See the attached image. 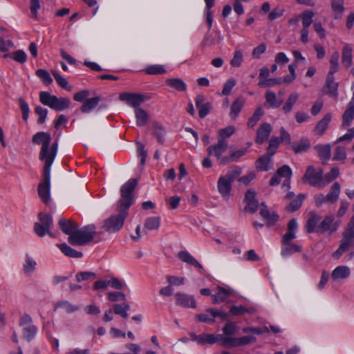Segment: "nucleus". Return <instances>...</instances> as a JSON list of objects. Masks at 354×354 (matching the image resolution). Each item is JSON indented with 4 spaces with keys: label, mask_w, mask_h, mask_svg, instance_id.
Returning <instances> with one entry per match:
<instances>
[{
    "label": "nucleus",
    "mask_w": 354,
    "mask_h": 354,
    "mask_svg": "<svg viewBox=\"0 0 354 354\" xmlns=\"http://www.w3.org/2000/svg\"><path fill=\"white\" fill-rule=\"evenodd\" d=\"M137 180L131 178L120 189L121 198L117 205L118 214L106 218L102 228L110 233L119 231L128 215V209L133 204V192L137 185Z\"/></svg>",
    "instance_id": "1"
},
{
    "label": "nucleus",
    "mask_w": 354,
    "mask_h": 354,
    "mask_svg": "<svg viewBox=\"0 0 354 354\" xmlns=\"http://www.w3.org/2000/svg\"><path fill=\"white\" fill-rule=\"evenodd\" d=\"M39 101L42 104L57 111L68 109L71 103V100L68 97H57L46 91L39 93Z\"/></svg>",
    "instance_id": "2"
},
{
    "label": "nucleus",
    "mask_w": 354,
    "mask_h": 354,
    "mask_svg": "<svg viewBox=\"0 0 354 354\" xmlns=\"http://www.w3.org/2000/svg\"><path fill=\"white\" fill-rule=\"evenodd\" d=\"M95 234V227L93 225L82 228H78L77 226L73 234L68 237V242L73 245H83L93 241Z\"/></svg>",
    "instance_id": "3"
},
{
    "label": "nucleus",
    "mask_w": 354,
    "mask_h": 354,
    "mask_svg": "<svg viewBox=\"0 0 354 354\" xmlns=\"http://www.w3.org/2000/svg\"><path fill=\"white\" fill-rule=\"evenodd\" d=\"M53 225V217L46 213L40 212L38 214V222L35 223L34 225V232L40 237L48 234L54 238L55 237V234L50 232Z\"/></svg>",
    "instance_id": "4"
},
{
    "label": "nucleus",
    "mask_w": 354,
    "mask_h": 354,
    "mask_svg": "<svg viewBox=\"0 0 354 354\" xmlns=\"http://www.w3.org/2000/svg\"><path fill=\"white\" fill-rule=\"evenodd\" d=\"M302 180L304 183H308L315 187H324L322 169L320 168L316 169L312 165L307 167L305 174L302 178Z\"/></svg>",
    "instance_id": "5"
},
{
    "label": "nucleus",
    "mask_w": 354,
    "mask_h": 354,
    "mask_svg": "<svg viewBox=\"0 0 354 354\" xmlns=\"http://www.w3.org/2000/svg\"><path fill=\"white\" fill-rule=\"evenodd\" d=\"M50 169L44 168L43 182L39 184L37 191L39 198L45 204H48L50 201Z\"/></svg>",
    "instance_id": "6"
},
{
    "label": "nucleus",
    "mask_w": 354,
    "mask_h": 354,
    "mask_svg": "<svg viewBox=\"0 0 354 354\" xmlns=\"http://www.w3.org/2000/svg\"><path fill=\"white\" fill-rule=\"evenodd\" d=\"M351 248H354V233L345 230L342 233V239L340 241V245L337 250L333 252V257L338 259Z\"/></svg>",
    "instance_id": "7"
},
{
    "label": "nucleus",
    "mask_w": 354,
    "mask_h": 354,
    "mask_svg": "<svg viewBox=\"0 0 354 354\" xmlns=\"http://www.w3.org/2000/svg\"><path fill=\"white\" fill-rule=\"evenodd\" d=\"M50 135L46 132H38L32 136V142L35 145H41L39 156V160L44 159L45 158L46 154L48 151V145H50Z\"/></svg>",
    "instance_id": "8"
},
{
    "label": "nucleus",
    "mask_w": 354,
    "mask_h": 354,
    "mask_svg": "<svg viewBox=\"0 0 354 354\" xmlns=\"http://www.w3.org/2000/svg\"><path fill=\"white\" fill-rule=\"evenodd\" d=\"M339 224L335 221V217L333 215L324 216L323 220L317 225L316 232L319 233H327L328 235L333 234L337 230Z\"/></svg>",
    "instance_id": "9"
},
{
    "label": "nucleus",
    "mask_w": 354,
    "mask_h": 354,
    "mask_svg": "<svg viewBox=\"0 0 354 354\" xmlns=\"http://www.w3.org/2000/svg\"><path fill=\"white\" fill-rule=\"evenodd\" d=\"M119 97L120 100L126 102L128 105L135 109H141L140 106L145 101V96L140 93H122Z\"/></svg>",
    "instance_id": "10"
},
{
    "label": "nucleus",
    "mask_w": 354,
    "mask_h": 354,
    "mask_svg": "<svg viewBox=\"0 0 354 354\" xmlns=\"http://www.w3.org/2000/svg\"><path fill=\"white\" fill-rule=\"evenodd\" d=\"M190 337L193 341L200 344H213L216 342H221V339H220L221 335L202 333L197 335L194 333H190Z\"/></svg>",
    "instance_id": "11"
},
{
    "label": "nucleus",
    "mask_w": 354,
    "mask_h": 354,
    "mask_svg": "<svg viewBox=\"0 0 354 354\" xmlns=\"http://www.w3.org/2000/svg\"><path fill=\"white\" fill-rule=\"evenodd\" d=\"M176 304L184 308H196V301L192 295L177 292L175 294Z\"/></svg>",
    "instance_id": "12"
},
{
    "label": "nucleus",
    "mask_w": 354,
    "mask_h": 354,
    "mask_svg": "<svg viewBox=\"0 0 354 354\" xmlns=\"http://www.w3.org/2000/svg\"><path fill=\"white\" fill-rule=\"evenodd\" d=\"M351 268L346 266H338L331 272V279L335 282H339L348 279L351 276Z\"/></svg>",
    "instance_id": "13"
},
{
    "label": "nucleus",
    "mask_w": 354,
    "mask_h": 354,
    "mask_svg": "<svg viewBox=\"0 0 354 354\" xmlns=\"http://www.w3.org/2000/svg\"><path fill=\"white\" fill-rule=\"evenodd\" d=\"M195 104L198 110V115L201 118H205L212 108V104L209 102H205V96L200 94L195 98Z\"/></svg>",
    "instance_id": "14"
},
{
    "label": "nucleus",
    "mask_w": 354,
    "mask_h": 354,
    "mask_svg": "<svg viewBox=\"0 0 354 354\" xmlns=\"http://www.w3.org/2000/svg\"><path fill=\"white\" fill-rule=\"evenodd\" d=\"M351 90L353 91L351 100L348 103V108L342 115V124L344 127H349L352 120L354 119V82L352 84Z\"/></svg>",
    "instance_id": "15"
},
{
    "label": "nucleus",
    "mask_w": 354,
    "mask_h": 354,
    "mask_svg": "<svg viewBox=\"0 0 354 354\" xmlns=\"http://www.w3.org/2000/svg\"><path fill=\"white\" fill-rule=\"evenodd\" d=\"M228 148V142L218 140L216 144L210 145L207 147V151L209 156H214L216 158H220Z\"/></svg>",
    "instance_id": "16"
},
{
    "label": "nucleus",
    "mask_w": 354,
    "mask_h": 354,
    "mask_svg": "<svg viewBox=\"0 0 354 354\" xmlns=\"http://www.w3.org/2000/svg\"><path fill=\"white\" fill-rule=\"evenodd\" d=\"M245 201L247 205L245 207L246 212L250 213H254L259 207V202L255 198V192L252 190H248L245 196Z\"/></svg>",
    "instance_id": "17"
},
{
    "label": "nucleus",
    "mask_w": 354,
    "mask_h": 354,
    "mask_svg": "<svg viewBox=\"0 0 354 354\" xmlns=\"http://www.w3.org/2000/svg\"><path fill=\"white\" fill-rule=\"evenodd\" d=\"M178 257L183 262L196 267L200 273L204 270L203 266L188 252L180 251Z\"/></svg>",
    "instance_id": "18"
},
{
    "label": "nucleus",
    "mask_w": 354,
    "mask_h": 354,
    "mask_svg": "<svg viewBox=\"0 0 354 354\" xmlns=\"http://www.w3.org/2000/svg\"><path fill=\"white\" fill-rule=\"evenodd\" d=\"M297 228L298 223L297 219H291L288 223V232L283 236L281 243L291 242L292 239H295Z\"/></svg>",
    "instance_id": "19"
},
{
    "label": "nucleus",
    "mask_w": 354,
    "mask_h": 354,
    "mask_svg": "<svg viewBox=\"0 0 354 354\" xmlns=\"http://www.w3.org/2000/svg\"><path fill=\"white\" fill-rule=\"evenodd\" d=\"M276 173L279 178H284L282 187L286 190L288 189L290 187V180L292 176V170L290 167L288 165H283L277 169Z\"/></svg>",
    "instance_id": "20"
},
{
    "label": "nucleus",
    "mask_w": 354,
    "mask_h": 354,
    "mask_svg": "<svg viewBox=\"0 0 354 354\" xmlns=\"http://www.w3.org/2000/svg\"><path fill=\"white\" fill-rule=\"evenodd\" d=\"M271 131L272 127L270 124L262 123L257 130L255 142L258 144L263 143L268 138Z\"/></svg>",
    "instance_id": "21"
},
{
    "label": "nucleus",
    "mask_w": 354,
    "mask_h": 354,
    "mask_svg": "<svg viewBox=\"0 0 354 354\" xmlns=\"http://www.w3.org/2000/svg\"><path fill=\"white\" fill-rule=\"evenodd\" d=\"M59 225L61 230L66 234L71 237L75 232L77 225V224L72 220H68L65 218H60L59 221Z\"/></svg>",
    "instance_id": "22"
},
{
    "label": "nucleus",
    "mask_w": 354,
    "mask_h": 354,
    "mask_svg": "<svg viewBox=\"0 0 354 354\" xmlns=\"http://www.w3.org/2000/svg\"><path fill=\"white\" fill-rule=\"evenodd\" d=\"M58 144L57 142H55L51 147L48 145V151L46 154L45 158L44 159H41V160L44 161V168L50 169L51 165L55 160L57 152Z\"/></svg>",
    "instance_id": "23"
},
{
    "label": "nucleus",
    "mask_w": 354,
    "mask_h": 354,
    "mask_svg": "<svg viewBox=\"0 0 354 354\" xmlns=\"http://www.w3.org/2000/svg\"><path fill=\"white\" fill-rule=\"evenodd\" d=\"M231 183L232 181L230 180L225 176H221L218 180V189L220 194L223 197L229 196L231 191Z\"/></svg>",
    "instance_id": "24"
},
{
    "label": "nucleus",
    "mask_w": 354,
    "mask_h": 354,
    "mask_svg": "<svg viewBox=\"0 0 354 354\" xmlns=\"http://www.w3.org/2000/svg\"><path fill=\"white\" fill-rule=\"evenodd\" d=\"M331 121V114L327 113L324 118L319 121L316 127L314 129V133L315 135L322 136L324 134L326 131L329 123Z\"/></svg>",
    "instance_id": "25"
},
{
    "label": "nucleus",
    "mask_w": 354,
    "mask_h": 354,
    "mask_svg": "<svg viewBox=\"0 0 354 354\" xmlns=\"http://www.w3.org/2000/svg\"><path fill=\"white\" fill-rule=\"evenodd\" d=\"M337 88L338 83L334 81V77L327 75L326 83L324 87L326 93L333 97H336L338 94Z\"/></svg>",
    "instance_id": "26"
},
{
    "label": "nucleus",
    "mask_w": 354,
    "mask_h": 354,
    "mask_svg": "<svg viewBox=\"0 0 354 354\" xmlns=\"http://www.w3.org/2000/svg\"><path fill=\"white\" fill-rule=\"evenodd\" d=\"M320 218H321L318 214L314 212H311L305 225L306 232L312 233L315 231L316 232V229L319 225L318 223L320 221Z\"/></svg>",
    "instance_id": "27"
},
{
    "label": "nucleus",
    "mask_w": 354,
    "mask_h": 354,
    "mask_svg": "<svg viewBox=\"0 0 354 354\" xmlns=\"http://www.w3.org/2000/svg\"><path fill=\"white\" fill-rule=\"evenodd\" d=\"M100 101V97L99 96L91 97L86 100L80 108L81 111L84 113H90L97 106Z\"/></svg>",
    "instance_id": "28"
},
{
    "label": "nucleus",
    "mask_w": 354,
    "mask_h": 354,
    "mask_svg": "<svg viewBox=\"0 0 354 354\" xmlns=\"http://www.w3.org/2000/svg\"><path fill=\"white\" fill-rule=\"evenodd\" d=\"M339 193L340 185L336 182L333 184L328 194L326 196V203L330 204L335 203L339 198Z\"/></svg>",
    "instance_id": "29"
},
{
    "label": "nucleus",
    "mask_w": 354,
    "mask_h": 354,
    "mask_svg": "<svg viewBox=\"0 0 354 354\" xmlns=\"http://www.w3.org/2000/svg\"><path fill=\"white\" fill-rule=\"evenodd\" d=\"M291 147L296 153H302L308 151L310 143L308 139L302 138L299 142L292 143Z\"/></svg>",
    "instance_id": "30"
},
{
    "label": "nucleus",
    "mask_w": 354,
    "mask_h": 354,
    "mask_svg": "<svg viewBox=\"0 0 354 354\" xmlns=\"http://www.w3.org/2000/svg\"><path fill=\"white\" fill-rule=\"evenodd\" d=\"M165 83L167 86L178 91H185L187 90V84L180 78H169L166 80Z\"/></svg>",
    "instance_id": "31"
},
{
    "label": "nucleus",
    "mask_w": 354,
    "mask_h": 354,
    "mask_svg": "<svg viewBox=\"0 0 354 354\" xmlns=\"http://www.w3.org/2000/svg\"><path fill=\"white\" fill-rule=\"evenodd\" d=\"M301 246L292 243L291 242L282 243L281 255L284 257L291 255L293 253L300 252Z\"/></svg>",
    "instance_id": "32"
},
{
    "label": "nucleus",
    "mask_w": 354,
    "mask_h": 354,
    "mask_svg": "<svg viewBox=\"0 0 354 354\" xmlns=\"http://www.w3.org/2000/svg\"><path fill=\"white\" fill-rule=\"evenodd\" d=\"M331 9L334 12V18L339 19L345 10L344 0H330Z\"/></svg>",
    "instance_id": "33"
},
{
    "label": "nucleus",
    "mask_w": 354,
    "mask_h": 354,
    "mask_svg": "<svg viewBox=\"0 0 354 354\" xmlns=\"http://www.w3.org/2000/svg\"><path fill=\"white\" fill-rule=\"evenodd\" d=\"M152 133L156 138L158 142L162 144L165 140L166 133L165 128L158 122H154L152 124Z\"/></svg>",
    "instance_id": "34"
},
{
    "label": "nucleus",
    "mask_w": 354,
    "mask_h": 354,
    "mask_svg": "<svg viewBox=\"0 0 354 354\" xmlns=\"http://www.w3.org/2000/svg\"><path fill=\"white\" fill-rule=\"evenodd\" d=\"M272 156L266 153L259 158L256 161V169L260 171H268L270 169Z\"/></svg>",
    "instance_id": "35"
},
{
    "label": "nucleus",
    "mask_w": 354,
    "mask_h": 354,
    "mask_svg": "<svg viewBox=\"0 0 354 354\" xmlns=\"http://www.w3.org/2000/svg\"><path fill=\"white\" fill-rule=\"evenodd\" d=\"M315 149L323 162L329 160L330 156V145L329 144L316 145Z\"/></svg>",
    "instance_id": "36"
},
{
    "label": "nucleus",
    "mask_w": 354,
    "mask_h": 354,
    "mask_svg": "<svg viewBox=\"0 0 354 354\" xmlns=\"http://www.w3.org/2000/svg\"><path fill=\"white\" fill-rule=\"evenodd\" d=\"M136 124L138 127H143L147 124L149 120V114L143 109H136L134 110Z\"/></svg>",
    "instance_id": "37"
},
{
    "label": "nucleus",
    "mask_w": 354,
    "mask_h": 354,
    "mask_svg": "<svg viewBox=\"0 0 354 354\" xmlns=\"http://www.w3.org/2000/svg\"><path fill=\"white\" fill-rule=\"evenodd\" d=\"M261 216L266 220L267 225L269 226L273 225L277 223L279 218V215L273 212L270 213L266 208H262L260 211Z\"/></svg>",
    "instance_id": "38"
},
{
    "label": "nucleus",
    "mask_w": 354,
    "mask_h": 354,
    "mask_svg": "<svg viewBox=\"0 0 354 354\" xmlns=\"http://www.w3.org/2000/svg\"><path fill=\"white\" fill-rule=\"evenodd\" d=\"M342 63L346 68L352 65V48L348 45H345L342 49Z\"/></svg>",
    "instance_id": "39"
},
{
    "label": "nucleus",
    "mask_w": 354,
    "mask_h": 354,
    "mask_svg": "<svg viewBox=\"0 0 354 354\" xmlns=\"http://www.w3.org/2000/svg\"><path fill=\"white\" fill-rule=\"evenodd\" d=\"M57 246L60 250L67 257L73 258H81L83 256V254L81 252L76 251L66 243L57 244Z\"/></svg>",
    "instance_id": "40"
},
{
    "label": "nucleus",
    "mask_w": 354,
    "mask_h": 354,
    "mask_svg": "<svg viewBox=\"0 0 354 354\" xmlns=\"http://www.w3.org/2000/svg\"><path fill=\"white\" fill-rule=\"evenodd\" d=\"M266 101L272 108H278L283 102L282 100L277 99L276 94L271 91H268L266 93Z\"/></svg>",
    "instance_id": "41"
},
{
    "label": "nucleus",
    "mask_w": 354,
    "mask_h": 354,
    "mask_svg": "<svg viewBox=\"0 0 354 354\" xmlns=\"http://www.w3.org/2000/svg\"><path fill=\"white\" fill-rule=\"evenodd\" d=\"M244 104V100L242 98H237L232 104L230 115L232 118L235 119L241 112Z\"/></svg>",
    "instance_id": "42"
},
{
    "label": "nucleus",
    "mask_w": 354,
    "mask_h": 354,
    "mask_svg": "<svg viewBox=\"0 0 354 354\" xmlns=\"http://www.w3.org/2000/svg\"><path fill=\"white\" fill-rule=\"evenodd\" d=\"M264 111L261 106H259L256 109L255 111L252 114V115L249 118L248 121V128L252 129L261 119V116L263 115Z\"/></svg>",
    "instance_id": "43"
},
{
    "label": "nucleus",
    "mask_w": 354,
    "mask_h": 354,
    "mask_svg": "<svg viewBox=\"0 0 354 354\" xmlns=\"http://www.w3.org/2000/svg\"><path fill=\"white\" fill-rule=\"evenodd\" d=\"M221 344L227 347H239L240 346V337H232L221 335Z\"/></svg>",
    "instance_id": "44"
},
{
    "label": "nucleus",
    "mask_w": 354,
    "mask_h": 354,
    "mask_svg": "<svg viewBox=\"0 0 354 354\" xmlns=\"http://www.w3.org/2000/svg\"><path fill=\"white\" fill-rule=\"evenodd\" d=\"M236 132V129L234 126H227L225 128L221 129L218 132V140L227 141L226 139L231 137Z\"/></svg>",
    "instance_id": "45"
},
{
    "label": "nucleus",
    "mask_w": 354,
    "mask_h": 354,
    "mask_svg": "<svg viewBox=\"0 0 354 354\" xmlns=\"http://www.w3.org/2000/svg\"><path fill=\"white\" fill-rule=\"evenodd\" d=\"M304 198L305 196L304 194H298L286 207V209L291 212L297 210L301 206Z\"/></svg>",
    "instance_id": "46"
},
{
    "label": "nucleus",
    "mask_w": 354,
    "mask_h": 354,
    "mask_svg": "<svg viewBox=\"0 0 354 354\" xmlns=\"http://www.w3.org/2000/svg\"><path fill=\"white\" fill-rule=\"evenodd\" d=\"M230 293L229 292L228 290L223 288H218V292L212 295L213 302L214 304H219L223 302L230 297Z\"/></svg>",
    "instance_id": "47"
},
{
    "label": "nucleus",
    "mask_w": 354,
    "mask_h": 354,
    "mask_svg": "<svg viewBox=\"0 0 354 354\" xmlns=\"http://www.w3.org/2000/svg\"><path fill=\"white\" fill-rule=\"evenodd\" d=\"M37 263L32 257L28 254L26 255L25 262L23 264L24 272L26 274L32 273L36 268Z\"/></svg>",
    "instance_id": "48"
},
{
    "label": "nucleus",
    "mask_w": 354,
    "mask_h": 354,
    "mask_svg": "<svg viewBox=\"0 0 354 354\" xmlns=\"http://www.w3.org/2000/svg\"><path fill=\"white\" fill-rule=\"evenodd\" d=\"M160 223V218L158 216H153L147 218L145 223V227L148 230H156L159 228Z\"/></svg>",
    "instance_id": "49"
},
{
    "label": "nucleus",
    "mask_w": 354,
    "mask_h": 354,
    "mask_svg": "<svg viewBox=\"0 0 354 354\" xmlns=\"http://www.w3.org/2000/svg\"><path fill=\"white\" fill-rule=\"evenodd\" d=\"M315 12L312 10H306L301 13L300 17L302 20L303 28H308L313 22Z\"/></svg>",
    "instance_id": "50"
},
{
    "label": "nucleus",
    "mask_w": 354,
    "mask_h": 354,
    "mask_svg": "<svg viewBox=\"0 0 354 354\" xmlns=\"http://www.w3.org/2000/svg\"><path fill=\"white\" fill-rule=\"evenodd\" d=\"M299 98V95L297 93H292L290 94L288 98L287 99L286 103L283 106V111L287 113L291 111L293 105L295 104L297 100Z\"/></svg>",
    "instance_id": "51"
},
{
    "label": "nucleus",
    "mask_w": 354,
    "mask_h": 354,
    "mask_svg": "<svg viewBox=\"0 0 354 354\" xmlns=\"http://www.w3.org/2000/svg\"><path fill=\"white\" fill-rule=\"evenodd\" d=\"M282 83V78H269L266 80H260L258 86L261 88L272 87Z\"/></svg>",
    "instance_id": "52"
},
{
    "label": "nucleus",
    "mask_w": 354,
    "mask_h": 354,
    "mask_svg": "<svg viewBox=\"0 0 354 354\" xmlns=\"http://www.w3.org/2000/svg\"><path fill=\"white\" fill-rule=\"evenodd\" d=\"M113 307L114 313L116 315H120L123 318L128 317V311L130 309V306L128 304H115Z\"/></svg>",
    "instance_id": "53"
},
{
    "label": "nucleus",
    "mask_w": 354,
    "mask_h": 354,
    "mask_svg": "<svg viewBox=\"0 0 354 354\" xmlns=\"http://www.w3.org/2000/svg\"><path fill=\"white\" fill-rule=\"evenodd\" d=\"M145 71L148 75H160L166 73V70L162 65H150L147 66Z\"/></svg>",
    "instance_id": "54"
},
{
    "label": "nucleus",
    "mask_w": 354,
    "mask_h": 354,
    "mask_svg": "<svg viewBox=\"0 0 354 354\" xmlns=\"http://www.w3.org/2000/svg\"><path fill=\"white\" fill-rule=\"evenodd\" d=\"M56 307L63 308L67 313H72L79 309L77 306L73 305L68 301L58 302Z\"/></svg>",
    "instance_id": "55"
},
{
    "label": "nucleus",
    "mask_w": 354,
    "mask_h": 354,
    "mask_svg": "<svg viewBox=\"0 0 354 354\" xmlns=\"http://www.w3.org/2000/svg\"><path fill=\"white\" fill-rule=\"evenodd\" d=\"M339 174V169L333 167L331 170L323 176L324 187L335 180Z\"/></svg>",
    "instance_id": "56"
},
{
    "label": "nucleus",
    "mask_w": 354,
    "mask_h": 354,
    "mask_svg": "<svg viewBox=\"0 0 354 354\" xmlns=\"http://www.w3.org/2000/svg\"><path fill=\"white\" fill-rule=\"evenodd\" d=\"M205 3V8L207 10L206 19L208 24L209 29L212 28L213 23V17L210 8L214 6L215 0H204Z\"/></svg>",
    "instance_id": "57"
},
{
    "label": "nucleus",
    "mask_w": 354,
    "mask_h": 354,
    "mask_svg": "<svg viewBox=\"0 0 354 354\" xmlns=\"http://www.w3.org/2000/svg\"><path fill=\"white\" fill-rule=\"evenodd\" d=\"M52 74L54 76L56 82L59 84V86H61L62 88H64L66 90L70 91L71 87L68 86V81L66 78L61 76L57 71H52Z\"/></svg>",
    "instance_id": "58"
},
{
    "label": "nucleus",
    "mask_w": 354,
    "mask_h": 354,
    "mask_svg": "<svg viewBox=\"0 0 354 354\" xmlns=\"http://www.w3.org/2000/svg\"><path fill=\"white\" fill-rule=\"evenodd\" d=\"M243 60V53L240 50H236L234 53V56L230 61V64L233 67H240Z\"/></svg>",
    "instance_id": "59"
},
{
    "label": "nucleus",
    "mask_w": 354,
    "mask_h": 354,
    "mask_svg": "<svg viewBox=\"0 0 354 354\" xmlns=\"http://www.w3.org/2000/svg\"><path fill=\"white\" fill-rule=\"evenodd\" d=\"M280 140L278 138L273 137L270 140L269 145L267 149V153L268 155L272 156L279 146Z\"/></svg>",
    "instance_id": "60"
},
{
    "label": "nucleus",
    "mask_w": 354,
    "mask_h": 354,
    "mask_svg": "<svg viewBox=\"0 0 354 354\" xmlns=\"http://www.w3.org/2000/svg\"><path fill=\"white\" fill-rule=\"evenodd\" d=\"M96 277V274L93 272H78L76 276V280L78 282L84 281H88L94 279Z\"/></svg>",
    "instance_id": "61"
},
{
    "label": "nucleus",
    "mask_w": 354,
    "mask_h": 354,
    "mask_svg": "<svg viewBox=\"0 0 354 354\" xmlns=\"http://www.w3.org/2000/svg\"><path fill=\"white\" fill-rule=\"evenodd\" d=\"M37 331V328L33 325H28L24 328L23 335L24 338L30 341L36 335Z\"/></svg>",
    "instance_id": "62"
},
{
    "label": "nucleus",
    "mask_w": 354,
    "mask_h": 354,
    "mask_svg": "<svg viewBox=\"0 0 354 354\" xmlns=\"http://www.w3.org/2000/svg\"><path fill=\"white\" fill-rule=\"evenodd\" d=\"M6 56L12 57L15 61L21 64L25 63L27 59L26 54L22 50H18L14 52L12 54L7 55Z\"/></svg>",
    "instance_id": "63"
},
{
    "label": "nucleus",
    "mask_w": 354,
    "mask_h": 354,
    "mask_svg": "<svg viewBox=\"0 0 354 354\" xmlns=\"http://www.w3.org/2000/svg\"><path fill=\"white\" fill-rule=\"evenodd\" d=\"M36 75L39 77L46 85H49L53 82V79L50 76L47 71L44 69H38L36 71Z\"/></svg>",
    "instance_id": "64"
}]
</instances>
